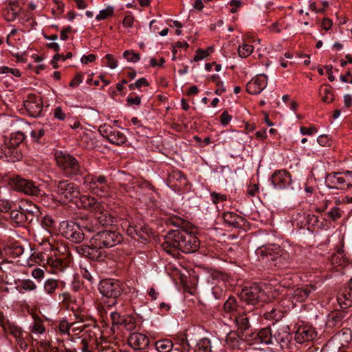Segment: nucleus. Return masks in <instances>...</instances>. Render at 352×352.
Here are the masks:
<instances>
[{
	"mask_svg": "<svg viewBox=\"0 0 352 352\" xmlns=\"http://www.w3.org/2000/svg\"><path fill=\"white\" fill-rule=\"evenodd\" d=\"M95 220L98 226H107L114 223L115 217L112 215L109 210L103 205L101 209L94 213Z\"/></svg>",
	"mask_w": 352,
	"mask_h": 352,
	"instance_id": "obj_18",
	"label": "nucleus"
},
{
	"mask_svg": "<svg viewBox=\"0 0 352 352\" xmlns=\"http://www.w3.org/2000/svg\"><path fill=\"white\" fill-rule=\"evenodd\" d=\"M212 293L215 299H220L223 296L225 289L222 286L215 285L212 288Z\"/></svg>",
	"mask_w": 352,
	"mask_h": 352,
	"instance_id": "obj_46",
	"label": "nucleus"
},
{
	"mask_svg": "<svg viewBox=\"0 0 352 352\" xmlns=\"http://www.w3.org/2000/svg\"><path fill=\"white\" fill-rule=\"evenodd\" d=\"M79 199L82 207L91 210L94 213L101 209V207L103 206L95 197L89 195H81Z\"/></svg>",
	"mask_w": 352,
	"mask_h": 352,
	"instance_id": "obj_22",
	"label": "nucleus"
},
{
	"mask_svg": "<svg viewBox=\"0 0 352 352\" xmlns=\"http://www.w3.org/2000/svg\"><path fill=\"white\" fill-rule=\"evenodd\" d=\"M58 287V281L53 278H49L46 280L44 283V290L47 294L50 295L53 294Z\"/></svg>",
	"mask_w": 352,
	"mask_h": 352,
	"instance_id": "obj_36",
	"label": "nucleus"
},
{
	"mask_svg": "<svg viewBox=\"0 0 352 352\" xmlns=\"http://www.w3.org/2000/svg\"><path fill=\"white\" fill-rule=\"evenodd\" d=\"M82 81V74L81 73H78L71 80L69 83V87H75L79 85Z\"/></svg>",
	"mask_w": 352,
	"mask_h": 352,
	"instance_id": "obj_52",
	"label": "nucleus"
},
{
	"mask_svg": "<svg viewBox=\"0 0 352 352\" xmlns=\"http://www.w3.org/2000/svg\"><path fill=\"white\" fill-rule=\"evenodd\" d=\"M55 159L58 166L66 176L72 177L84 174L85 169L72 155L62 151H57L55 153Z\"/></svg>",
	"mask_w": 352,
	"mask_h": 352,
	"instance_id": "obj_4",
	"label": "nucleus"
},
{
	"mask_svg": "<svg viewBox=\"0 0 352 352\" xmlns=\"http://www.w3.org/2000/svg\"><path fill=\"white\" fill-rule=\"evenodd\" d=\"M24 107L30 116L37 117L41 114L43 105L40 97L30 96L28 98L24 101Z\"/></svg>",
	"mask_w": 352,
	"mask_h": 352,
	"instance_id": "obj_16",
	"label": "nucleus"
},
{
	"mask_svg": "<svg viewBox=\"0 0 352 352\" xmlns=\"http://www.w3.org/2000/svg\"><path fill=\"white\" fill-rule=\"evenodd\" d=\"M80 223V228H82L83 232L87 231L89 233L94 232L98 229V223L95 220V217L94 219H82Z\"/></svg>",
	"mask_w": 352,
	"mask_h": 352,
	"instance_id": "obj_31",
	"label": "nucleus"
},
{
	"mask_svg": "<svg viewBox=\"0 0 352 352\" xmlns=\"http://www.w3.org/2000/svg\"><path fill=\"white\" fill-rule=\"evenodd\" d=\"M110 317L112 324L111 330L114 329L133 330L135 328V320L132 316H122L118 312L112 311Z\"/></svg>",
	"mask_w": 352,
	"mask_h": 352,
	"instance_id": "obj_12",
	"label": "nucleus"
},
{
	"mask_svg": "<svg viewBox=\"0 0 352 352\" xmlns=\"http://www.w3.org/2000/svg\"><path fill=\"white\" fill-rule=\"evenodd\" d=\"M272 331H256V336L259 340L260 343H263L265 344H273L274 340L276 342H278L276 338H273L272 335L271 334Z\"/></svg>",
	"mask_w": 352,
	"mask_h": 352,
	"instance_id": "obj_32",
	"label": "nucleus"
},
{
	"mask_svg": "<svg viewBox=\"0 0 352 352\" xmlns=\"http://www.w3.org/2000/svg\"><path fill=\"white\" fill-rule=\"evenodd\" d=\"M54 116L59 120H64L66 118V114L63 112L60 107H57L54 109Z\"/></svg>",
	"mask_w": 352,
	"mask_h": 352,
	"instance_id": "obj_54",
	"label": "nucleus"
},
{
	"mask_svg": "<svg viewBox=\"0 0 352 352\" xmlns=\"http://www.w3.org/2000/svg\"><path fill=\"white\" fill-rule=\"evenodd\" d=\"M325 184L331 189H349L352 187V171L330 173L325 177Z\"/></svg>",
	"mask_w": 352,
	"mask_h": 352,
	"instance_id": "obj_6",
	"label": "nucleus"
},
{
	"mask_svg": "<svg viewBox=\"0 0 352 352\" xmlns=\"http://www.w3.org/2000/svg\"><path fill=\"white\" fill-rule=\"evenodd\" d=\"M10 218L16 226H21L28 222V218L23 213L21 210H12Z\"/></svg>",
	"mask_w": 352,
	"mask_h": 352,
	"instance_id": "obj_27",
	"label": "nucleus"
},
{
	"mask_svg": "<svg viewBox=\"0 0 352 352\" xmlns=\"http://www.w3.org/2000/svg\"><path fill=\"white\" fill-rule=\"evenodd\" d=\"M211 197L212 201L214 204H218L220 201H223L226 199V196L225 195L217 193L215 192L211 193Z\"/></svg>",
	"mask_w": 352,
	"mask_h": 352,
	"instance_id": "obj_59",
	"label": "nucleus"
},
{
	"mask_svg": "<svg viewBox=\"0 0 352 352\" xmlns=\"http://www.w3.org/2000/svg\"><path fill=\"white\" fill-rule=\"evenodd\" d=\"M32 276L36 280H41L44 277V271L40 268H35L32 272Z\"/></svg>",
	"mask_w": 352,
	"mask_h": 352,
	"instance_id": "obj_61",
	"label": "nucleus"
},
{
	"mask_svg": "<svg viewBox=\"0 0 352 352\" xmlns=\"http://www.w3.org/2000/svg\"><path fill=\"white\" fill-rule=\"evenodd\" d=\"M327 217L333 221H336L342 217V212L340 208L333 207L327 212Z\"/></svg>",
	"mask_w": 352,
	"mask_h": 352,
	"instance_id": "obj_42",
	"label": "nucleus"
},
{
	"mask_svg": "<svg viewBox=\"0 0 352 352\" xmlns=\"http://www.w3.org/2000/svg\"><path fill=\"white\" fill-rule=\"evenodd\" d=\"M12 207V203L9 200L0 199V212H7Z\"/></svg>",
	"mask_w": 352,
	"mask_h": 352,
	"instance_id": "obj_49",
	"label": "nucleus"
},
{
	"mask_svg": "<svg viewBox=\"0 0 352 352\" xmlns=\"http://www.w3.org/2000/svg\"><path fill=\"white\" fill-rule=\"evenodd\" d=\"M244 307L239 304L236 298L230 296L223 305V310L226 313L240 312Z\"/></svg>",
	"mask_w": 352,
	"mask_h": 352,
	"instance_id": "obj_24",
	"label": "nucleus"
},
{
	"mask_svg": "<svg viewBox=\"0 0 352 352\" xmlns=\"http://www.w3.org/2000/svg\"><path fill=\"white\" fill-rule=\"evenodd\" d=\"M317 141L318 144L322 146H328L331 145V139L327 135H320Z\"/></svg>",
	"mask_w": 352,
	"mask_h": 352,
	"instance_id": "obj_50",
	"label": "nucleus"
},
{
	"mask_svg": "<svg viewBox=\"0 0 352 352\" xmlns=\"http://www.w3.org/2000/svg\"><path fill=\"white\" fill-rule=\"evenodd\" d=\"M319 94L324 102L330 103L333 100V94L328 85H322L320 87Z\"/></svg>",
	"mask_w": 352,
	"mask_h": 352,
	"instance_id": "obj_28",
	"label": "nucleus"
},
{
	"mask_svg": "<svg viewBox=\"0 0 352 352\" xmlns=\"http://www.w3.org/2000/svg\"><path fill=\"white\" fill-rule=\"evenodd\" d=\"M312 287H307L305 288H298L294 292V297L298 301L305 300L309 295Z\"/></svg>",
	"mask_w": 352,
	"mask_h": 352,
	"instance_id": "obj_34",
	"label": "nucleus"
},
{
	"mask_svg": "<svg viewBox=\"0 0 352 352\" xmlns=\"http://www.w3.org/2000/svg\"><path fill=\"white\" fill-rule=\"evenodd\" d=\"M84 184L94 194L105 197L110 192L108 177L104 175H88L84 178Z\"/></svg>",
	"mask_w": 352,
	"mask_h": 352,
	"instance_id": "obj_5",
	"label": "nucleus"
},
{
	"mask_svg": "<svg viewBox=\"0 0 352 352\" xmlns=\"http://www.w3.org/2000/svg\"><path fill=\"white\" fill-rule=\"evenodd\" d=\"M168 181L173 186H177L176 182H179L181 185H185L186 184V178L184 173L180 170H173L169 174Z\"/></svg>",
	"mask_w": 352,
	"mask_h": 352,
	"instance_id": "obj_26",
	"label": "nucleus"
},
{
	"mask_svg": "<svg viewBox=\"0 0 352 352\" xmlns=\"http://www.w3.org/2000/svg\"><path fill=\"white\" fill-rule=\"evenodd\" d=\"M63 234L66 239L76 243H80L85 238V233L82 228H80V223L74 222L67 223Z\"/></svg>",
	"mask_w": 352,
	"mask_h": 352,
	"instance_id": "obj_13",
	"label": "nucleus"
},
{
	"mask_svg": "<svg viewBox=\"0 0 352 352\" xmlns=\"http://www.w3.org/2000/svg\"><path fill=\"white\" fill-rule=\"evenodd\" d=\"M254 47L252 45L245 43L239 46L238 54L240 57L246 58L252 53Z\"/></svg>",
	"mask_w": 352,
	"mask_h": 352,
	"instance_id": "obj_37",
	"label": "nucleus"
},
{
	"mask_svg": "<svg viewBox=\"0 0 352 352\" xmlns=\"http://www.w3.org/2000/svg\"><path fill=\"white\" fill-rule=\"evenodd\" d=\"M123 56L129 62L137 63L140 58V54L135 53L133 50H126L123 53Z\"/></svg>",
	"mask_w": 352,
	"mask_h": 352,
	"instance_id": "obj_44",
	"label": "nucleus"
},
{
	"mask_svg": "<svg viewBox=\"0 0 352 352\" xmlns=\"http://www.w3.org/2000/svg\"><path fill=\"white\" fill-rule=\"evenodd\" d=\"M56 192L60 199L64 201H71L75 198H78L80 191L78 186L67 180L59 181L56 184Z\"/></svg>",
	"mask_w": 352,
	"mask_h": 352,
	"instance_id": "obj_9",
	"label": "nucleus"
},
{
	"mask_svg": "<svg viewBox=\"0 0 352 352\" xmlns=\"http://www.w3.org/2000/svg\"><path fill=\"white\" fill-rule=\"evenodd\" d=\"M41 225L45 229H48L54 227L55 221L52 217L46 215L43 218Z\"/></svg>",
	"mask_w": 352,
	"mask_h": 352,
	"instance_id": "obj_47",
	"label": "nucleus"
},
{
	"mask_svg": "<svg viewBox=\"0 0 352 352\" xmlns=\"http://www.w3.org/2000/svg\"><path fill=\"white\" fill-rule=\"evenodd\" d=\"M343 316L340 313H331L329 315L326 323L327 328L334 329L340 328L342 325Z\"/></svg>",
	"mask_w": 352,
	"mask_h": 352,
	"instance_id": "obj_25",
	"label": "nucleus"
},
{
	"mask_svg": "<svg viewBox=\"0 0 352 352\" xmlns=\"http://www.w3.org/2000/svg\"><path fill=\"white\" fill-rule=\"evenodd\" d=\"M128 343L133 349L142 350L148 346L149 340L146 335L139 331H135L129 336Z\"/></svg>",
	"mask_w": 352,
	"mask_h": 352,
	"instance_id": "obj_17",
	"label": "nucleus"
},
{
	"mask_svg": "<svg viewBox=\"0 0 352 352\" xmlns=\"http://www.w3.org/2000/svg\"><path fill=\"white\" fill-rule=\"evenodd\" d=\"M8 184L14 190L27 195L36 196L40 192L38 186L33 181L26 179L19 175L10 176L8 178Z\"/></svg>",
	"mask_w": 352,
	"mask_h": 352,
	"instance_id": "obj_7",
	"label": "nucleus"
},
{
	"mask_svg": "<svg viewBox=\"0 0 352 352\" xmlns=\"http://www.w3.org/2000/svg\"><path fill=\"white\" fill-rule=\"evenodd\" d=\"M19 209L28 218V222H32L33 218L38 217L40 211L37 206L31 201H23L19 205Z\"/></svg>",
	"mask_w": 352,
	"mask_h": 352,
	"instance_id": "obj_21",
	"label": "nucleus"
},
{
	"mask_svg": "<svg viewBox=\"0 0 352 352\" xmlns=\"http://www.w3.org/2000/svg\"><path fill=\"white\" fill-rule=\"evenodd\" d=\"M199 346L204 347V352H211V343L210 340L208 338L202 339L199 342Z\"/></svg>",
	"mask_w": 352,
	"mask_h": 352,
	"instance_id": "obj_60",
	"label": "nucleus"
},
{
	"mask_svg": "<svg viewBox=\"0 0 352 352\" xmlns=\"http://www.w3.org/2000/svg\"><path fill=\"white\" fill-rule=\"evenodd\" d=\"M338 301L343 309L352 306V278L349 282L348 287L339 294Z\"/></svg>",
	"mask_w": 352,
	"mask_h": 352,
	"instance_id": "obj_20",
	"label": "nucleus"
},
{
	"mask_svg": "<svg viewBox=\"0 0 352 352\" xmlns=\"http://www.w3.org/2000/svg\"><path fill=\"white\" fill-rule=\"evenodd\" d=\"M198 237L185 229L171 230L164 237L162 248L168 254L176 256L178 251L189 254L196 252L199 248Z\"/></svg>",
	"mask_w": 352,
	"mask_h": 352,
	"instance_id": "obj_2",
	"label": "nucleus"
},
{
	"mask_svg": "<svg viewBox=\"0 0 352 352\" xmlns=\"http://www.w3.org/2000/svg\"><path fill=\"white\" fill-rule=\"evenodd\" d=\"M170 222L173 225H174L178 228H183L184 226V225L186 224V222L184 219H182L180 217H173L170 219Z\"/></svg>",
	"mask_w": 352,
	"mask_h": 352,
	"instance_id": "obj_63",
	"label": "nucleus"
},
{
	"mask_svg": "<svg viewBox=\"0 0 352 352\" xmlns=\"http://www.w3.org/2000/svg\"><path fill=\"white\" fill-rule=\"evenodd\" d=\"M156 349L160 352H169L172 349V343L168 340H160L156 342Z\"/></svg>",
	"mask_w": 352,
	"mask_h": 352,
	"instance_id": "obj_40",
	"label": "nucleus"
},
{
	"mask_svg": "<svg viewBox=\"0 0 352 352\" xmlns=\"http://www.w3.org/2000/svg\"><path fill=\"white\" fill-rule=\"evenodd\" d=\"M25 137L22 133L12 134L10 140L5 144L10 147L17 148V146L23 141Z\"/></svg>",
	"mask_w": 352,
	"mask_h": 352,
	"instance_id": "obj_33",
	"label": "nucleus"
},
{
	"mask_svg": "<svg viewBox=\"0 0 352 352\" xmlns=\"http://www.w3.org/2000/svg\"><path fill=\"white\" fill-rule=\"evenodd\" d=\"M6 10H10V12H16L17 14H19L21 8L17 1H10L8 3V7L6 8Z\"/></svg>",
	"mask_w": 352,
	"mask_h": 352,
	"instance_id": "obj_55",
	"label": "nucleus"
},
{
	"mask_svg": "<svg viewBox=\"0 0 352 352\" xmlns=\"http://www.w3.org/2000/svg\"><path fill=\"white\" fill-rule=\"evenodd\" d=\"M121 226L128 235L137 241H147L149 237L150 229L146 226L133 225L127 220L124 221Z\"/></svg>",
	"mask_w": 352,
	"mask_h": 352,
	"instance_id": "obj_10",
	"label": "nucleus"
},
{
	"mask_svg": "<svg viewBox=\"0 0 352 352\" xmlns=\"http://www.w3.org/2000/svg\"><path fill=\"white\" fill-rule=\"evenodd\" d=\"M295 339L298 343H303L314 340L316 337V331H294Z\"/></svg>",
	"mask_w": 352,
	"mask_h": 352,
	"instance_id": "obj_29",
	"label": "nucleus"
},
{
	"mask_svg": "<svg viewBox=\"0 0 352 352\" xmlns=\"http://www.w3.org/2000/svg\"><path fill=\"white\" fill-rule=\"evenodd\" d=\"M104 58L107 59V65L109 67H110L111 69H115L117 67V60L114 58L113 55L107 54L104 56Z\"/></svg>",
	"mask_w": 352,
	"mask_h": 352,
	"instance_id": "obj_51",
	"label": "nucleus"
},
{
	"mask_svg": "<svg viewBox=\"0 0 352 352\" xmlns=\"http://www.w3.org/2000/svg\"><path fill=\"white\" fill-rule=\"evenodd\" d=\"M58 300L65 304H67L71 300V295L67 292L59 294Z\"/></svg>",
	"mask_w": 352,
	"mask_h": 352,
	"instance_id": "obj_64",
	"label": "nucleus"
},
{
	"mask_svg": "<svg viewBox=\"0 0 352 352\" xmlns=\"http://www.w3.org/2000/svg\"><path fill=\"white\" fill-rule=\"evenodd\" d=\"M134 17L132 15H126L124 16L122 24L124 27L129 28H132L134 23Z\"/></svg>",
	"mask_w": 352,
	"mask_h": 352,
	"instance_id": "obj_58",
	"label": "nucleus"
},
{
	"mask_svg": "<svg viewBox=\"0 0 352 352\" xmlns=\"http://www.w3.org/2000/svg\"><path fill=\"white\" fill-rule=\"evenodd\" d=\"M271 181L274 186L279 189L287 188L292 184L291 175L285 170L275 171L272 175Z\"/></svg>",
	"mask_w": 352,
	"mask_h": 352,
	"instance_id": "obj_14",
	"label": "nucleus"
},
{
	"mask_svg": "<svg viewBox=\"0 0 352 352\" xmlns=\"http://www.w3.org/2000/svg\"><path fill=\"white\" fill-rule=\"evenodd\" d=\"M280 255L279 257H277L276 259H275V261H276V263L275 265H278V266H281V265H284L285 264H287L288 262H289V255L286 252H284L283 250H280Z\"/></svg>",
	"mask_w": 352,
	"mask_h": 352,
	"instance_id": "obj_45",
	"label": "nucleus"
},
{
	"mask_svg": "<svg viewBox=\"0 0 352 352\" xmlns=\"http://www.w3.org/2000/svg\"><path fill=\"white\" fill-rule=\"evenodd\" d=\"M231 119L232 116L226 111H223L220 116L221 122L224 126L227 125Z\"/></svg>",
	"mask_w": 352,
	"mask_h": 352,
	"instance_id": "obj_62",
	"label": "nucleus"
},
{
	"mask_svg": "<svg viewBox=\"0 0 352 352\" xmlns=\"http://www.w3.org/2000/svg\"><path fill=\"white\" fill-rule=\"evenodd\" d=\"M19 287L26 292H32L36 289L37 286L30 279H23L20 281Z\"/></svg>",
	"mask_w": 352,
	"mask_h": 352,
	"instance_id": "obj_39",
	"label": "nucleus"
},
{
	"mask_svg": "<svg viewBox=\"0 0 352 352\" xmlns=\"http://www.w3.org/2000/svg\"><path fill=\"white\" fill-rule=\"evenodd\" d=\"M238 296L242 303L254 307L263 300L265 294L261 286L254 284L243 288Z\"/></svg>",
	"mask_w": 352,
	"mask_h": 352,
	"instance_id": "obj_8",
	"label": "nucleus"
},
{
	"mask_svg": "<svg viewBox=\"0 0 352 352\" xmlns=\"http://www.w3.org/2000/svg\"><path fill=\"white\" fill-rule=\"evenodd\" d=\"M208 56V52H205V50L199 49L196 51V54L193 58L194 61H199Z\"/></svg>",
	"mask_w": 352,
	"mask_h": 352,
	"instance_id": "obj_53",
	"label": "nucleus"
},
{
	"mask_svg": "<svg viewBox=\"0 0 352 352\" xmlns=\"http://www.w3.org/2000/svg\"><path fill=\"white\" fill-rule=\"evenodd\" d=\"M11 249V253L13 254L14 256H21L24 252V248L22 245L18 244V243H14Z\"/></svg>",
	"mask_w": 352,
	"mask_h": 352,
	"instance_id": "obj_48",
	"label": "nucleus"
},
{
	"mask_svg": "<svg viewBox=\"0 0 352 352\" xmlns=\"http://www.w3.org/2000/svg\"><path fill=\"white\" fill-rule=\"evenodd\" d=\"M265 318L267 320H275L278 321L283 317V313L280 310L272 309L270 311L265 314Z\"/></svg>",
	"mask_w": 352,
	"mask_h": 352,
	"instance_id": "obj_43",
	"label": "nucleus"
},
{
	"mask_svg": "<svg viewBox=\"0 0 352 352\" xmlns=\"http://www.w3.org/2000/svg\"><path fill=\"white\" fill-rule=\"evenodd\" d=\"M98 131L100 133L109 141V137L112 135L113 128L109 124H104L100 126Z\"/></svg>",
	"mask_w": 352,
	"mask_h": 352,
	"instance_id": "obj_41",
	"label": "nucleus"
},
{
	"mask_svg": "<svg viewBox=\"0 0 352 352\" xmlns=\"http://www.w3.org/2000/svg\"><path fill=\"white\" fill-rule=\"evenodd\" d=\"M122 235L116 230H104L97 232L89 240V244L77 248L78 253L94 261H100L104 257V248H110L120 243Z\"/></svg>",
	"mask_w": 352,
	"mask_h": 352,
	"instance_id": "obj_1",
	"label": "nucleus"
},
{
	"mask_svg": "<svg viewBox=\"0 0 352 352\" xmlns=\"http://www.w3.org/2000/svg\"><path fill=\"white\" fill-rule=\"evenodd\" d=\"M98 290L103 298L104 306L110 308L118 303V298L123 292L121 283L118 280L109 278L101 280L98 285Z\"/></svg>",
	"mask_w": 352,
	"mask_h": 352,
	"instance_id": "obj_3",
	"label": "nucleus"
},
{
	"mask_svg": "<svg viewBox=\"0 0 352 352\" xmlns=\"http://www.w3.org/2000/svg\"><path fill=\"white\" fill-rule=\"evenodd\" d=\"M300 133L302 135H312L317 132V129L315 126H311L310 127L301 126L300 129Z\"/></svg>",
	"mask_w": 352,
	"mask_h": 352,
	"instance_id": "obj_56",
	"label": "nucleus"
},
{
	"mask_svg": "<svg viewBox=\"0 0 352 352\" xmlns=\"http://www.w3.org/2000/svg\"><path fill=\"white\" fill-rule=\"evenodd\" d=\"M344 260L342 258V256L341 254L338 253V254H335L332 257V263L333 265H337L338 266H342L344 265Z\"/></svg>",
	"mask_w": 352,
	"mask_h": 352,
	"instance_id": "obj_57",
	"label": "nucleus"
},
{
	"mask_svg": "<svg viewBox=\"0 0 352 352\" xmlns=\"http://www.w3.org/2000/svg\"><path fill=\"white\" fill-rule=\"evenodd\" d=\"M235 321L240 330H248L250 328L249 319L248 318L245 313L236 316Z\"/></svg>",
	"mask_w": 352,
	"mask_h": 352,
	"instance_id": "obj_35",
	"label": "nucleus"
},
{
	"mask_svg": "<svg viewBox=\"0 0 352 352\" xmlns=\"http://www.w3.org/2000/svg\"><path fill=\"white\" fill-rule=\"evenodd\" d=\"M34 260L35 262L39 263L40 262L46 261L45 265L51 267L54 271V273H57L58 271H63L66 267L67 263L63 261L62 258L54 256H46L43 254H38L35 255L32 254L30 256V260ZM45 265V263H43Z\"/></svg>",
	"mask_w": 352,
	"mask_h": 352,
	"instance_id": "obj_11",
	"label": "nucleus"
},
{
	"mask_svg": "<svg viewBox=\"0 0 352 352\" xmlns=\"http://www.w3.org/2000/svg\"><path fill=\"white\" fill-rule=\"evenodd\" d=\"M267 85V78L265 74H259L246 85V90L250 94H260Z\"/></svg>",
	"mask_w": 352,
	"mask_h": 352,
	"instance_id": "obj_15",
	"label": "nucleus"
},
{
	"mask_svg": "<svg viewBox=\"0 0 352 352\" xmlns=\"http://www.w3.org/2000/svg\"><path fill=\"white\" fill-rule=\"evenodd\" d=\"M21 157V153L16 148L10 147L5 144L0 148V158L7 162H15Z\"/></svg>",
	"mask_w": 352,
	"mask_h": 352,
	"instance_id": "obj_19",
	"label": "nucleus"
},
{
	"mask_svg": "<svg viewBox=\"0 0 352 352\" xmlns=\"http://www.w3.org/2000/svg\"><path fill=\"white\" fill-rule=\"evenodd\" d=\"M223 218L225 223L233 228L241 227L244 220L242 217L232 212H224Z\"/></svg>",
	"mask_w": 352,
	"mask_h": 352,
	"instance_id": "obj_23",
	"label": "nucleus"
},
{
	"mask_svg": "<svg viewBox=\"0 0 352 352\" xmlns=\"http://www.w3.org/2000/svg\"><path fill=\"white\" fill-rule=\"evenodd\" d=\"M114 8L109 6L107 8L100 11L99 14L96 16L97 21H102L108 19L113 15Z\"/></svg>",
	"mask_w": 352,
	"mask_h": 352,
	"instance_id": "obj_38",
	"label": "nucleus"
},
{
	"mask_svg": "<svg viewBox=\"0 0 352 352\" xmlns=\"http://www.w3.org/2000/svg\"><path fill=\"white\" fill-rule=\"evenodd\" d=\"M111 134L109 138V142L111 144L120 146L127 140L126 135L119 131L113 129Z\"/></svg>",
	"mask_w": 352,
	"mask_h": 352,
	"instance_id": "obj_30",
	"label": "nucleus"
}]
</instances>
